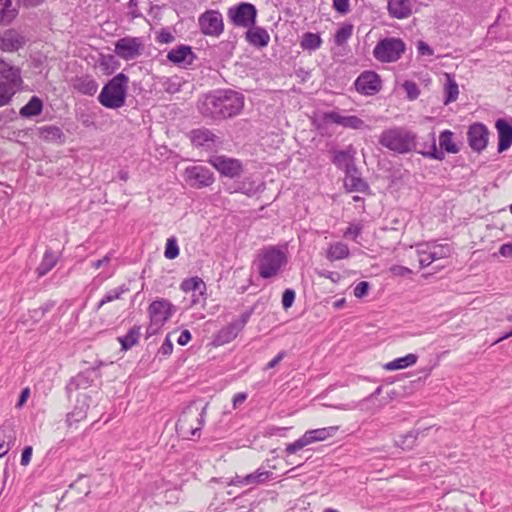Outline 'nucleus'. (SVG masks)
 I'll use <instances>...</instances> for the list:
<instances>
[{"label":"nucleus","instance_id":"obj_27","mask_svg":"<svg viewBox=\"0 0 512 512\" xmlns=\"http://www.w3.org/2000/svg\"><path fill=\"white\" fill-rule=\"evenodd\" d=\"M73 88L83 94L93 96L98 89V83L89 75L76 77L73 81Z\"/></svg>","mask_w":512,"mask_h":512},{"label":"nucleus","instance_id":"obj_31","mask_svg":"<svg viewBox=\"0 0 512 512\" xmlns=\"http://www.w3.org/2000/svg\"><path fill=\"white\" fill-rule=\"evenodd\" d=\"M349 255V248L343 242H334L326 250V258L331 262L346 259Z\"/></svg>","mask_w":512,"mask_h":512},{"label":"nucleus","instance_id":"obj_55","mask_svg":"<svg viewBox=\"0 0 512 512\" xmlns=\"http://www.w3.org/2000/svg\"><path fill=\"white\" fill-rule=\"evenodd\" d=\"M156 40L158 43H161V44H168V43H172L174 40H175V37L174 35L167 29H162L157 37H156Z\"/></svg>","mask_w":512,"mask_h":512},{"label":"nucleus","instance_id":"obj_53","mask_svg":"<svg viewBox=\"0 0 512 512\" xmlns=\"http://www.w3.org/2000/svg\"><path fill=\"white\" fill-rule=\"evenodd\" d=\"M295 300V291L292 289H286L282 295V305L284 309L290 308Z\"/></svg>","mask_w":512,"mask_h":512},{"label":"nucleus","instance_id":"obj_52","mask_svg":"<svg viewBox=\"0 0 512 512\" xmlns=\"http://www.w3.org/2000/svg\"><path fill=\"white\" fill-rule=\"evenodd\" d=\"M362 229L363 227L361 224H352L344 231L343 237L346 239L356 240L362 233Z\"/></svg>","mask_w":512,"mask_h":512},{"label":"nucleus","instance_id":"obj_23","mask_svg":"<svg viewBox=\"0 0 512 512\" xmlns=\"http://www.w3.org/2000/svg\"><path fill=\"white\" fill-rule=\"evenodd\" d=\"M414 151L430 159L442 161L445 158L444 151L437 149L434 132L429 133L427 142L419 144L416 142V150Z\"/></svg>","mask_w":512,"mask_h":512},{"label":"nucleus","instance_id":"obj_24","mask_svg":"<svg viewBox=\"0 0 512 512\" xmlns=\"http://www.w3.org/2000/svg\"><path fill=\"white\" fill-rule=\"evenodd\" d=\"M344 187L348 192L370 193V187L361 177L358 168L354 172L345 173Z\"/></svg>","mask_w":512,"mask_h":512},{"label":"nucleus","instance_id":"obj_43","mask_svg":"<svg viewBox=\"0 0 512 512\" xmlns=\"http://www.w3.org/2000/svg\"><path fill=\"white\" fill-rule=\"evenodd\" d=\"M180 288L184 292H199V294H203V290L205 289V283L203 280L199 277H192L185 279L181 285Z\"/></svg>","mask_w":512,"mask_h":512},{"label":"nucleus","instance_id":"obj_45","mask_svg":"<svg viewBox=\"0 0 512 512\" xmlns=\"http://www.w3.org/2000/svg\"><path fill=\"white\" fill-rule=\"evenodd\" d=\"M18 91L19 89L0 83V107L9 104Z\"/></svg>","mask_w":512,"mask_h":512},{"label":"nucleus","instance_id":"obj_60","mask_svg":"<svg viewBox=\"0 0 512 512\" xmlns=\"http://www.w3.org/2000/svg\"><path fill=\"white\" fill-rule=\"evenodd\" d=\"M417 51L422 56H432L434 54L433 49L424 41H419L417 44Z\"/></svg>","mask_w":512,"mask_h":512},{"label":"nucleus","instance_id":"obj_41","mask_svg":"<svg viewBox=\"0 0 512 512\" xmlns=\"http://www.w3.org/2000/svg\"><path fill=\"white\" fill-rule=\"evenodd\" d=\"M39 136L45 141H57L64 137L62 130L55 125H47L39 128Z\"/></svg>","mask_w":512,"mask_h":512},{"label":"nucleus","instance_id":"obj_56","mask_svg":"<svg viewBox=\"0 0 512 512\" xmlns=\"http://www.w3.org/2000/svg\"><path fill=\"white\" fill-rule=\"evenodd\" d=\"M369 286L370 285L367 281L359 282L354 288V296L357 298H363L367 295Z\"/></svg>","mask_w":512,"mask_h":512},{"label":"nucleus","instance_id":"obj_20","mask_svg":"<svg viewBox=\"0 0 512 512\" xmlns=\"http://www.w3.org/2000/svg\"><path fill=\"white\" fill-rule=\"evenodd\" d=\"M495 127L498 134V152L502 153L512 145V119H497Z\"/></svg>","mask_w":512,"mask_h":512},{"label":"nucleus","instance_id":"obj_5","mask_svg":"<svg viewBox=\"0 0 512 512\" xmlns=\"http://www.w3.org/2000/svg\"><path fill=\"white\" fill-rule=\"evenodd\" d=\"M129 78L124 73L114 76L102 89L99 102L106 108L117 109L125 104Z\"/></svg>","mask_w":512,"mask_h":512},{"label":"nucleus","instance_id":"obj_36","mask_svg":"<svg viewBox=\"0 0 512 512\" xmlns=\"http://www.w3.org/2000/svg\"><path fill=\"white\" fill-rule=\"evenodd\" d=\"M417 359L418 356L416 354L410 353L386 363L384 365V369L388 371L405 369L407 367L413 366L417 362Z\"/></svg>","mask_w":512,"mask_h":512},{"label":"nucleus","instance_id":"obj_61","mask_svg":"<svg viewBox=\"0 0 512 512\" xmlns=\"http://www.w3.org/2000/svg\"><path fill=\"white\" fill-rule=\"evenodd\" d=\"M173 351V343L171 340L167 337L161 347L159 348L158 353L163 356H169Z\"/></svg>","mask_w":512,"mask_h":512},{"label":"nucleus","instance_id":"obj_32","mask_svg":"<svg viewBox=\"0 0 512 512\" xmlns=\"http://www.w3.org/2000/svg\"><path fill=\"white\" fill-rule=\"evenodd\" d=\"M272 479H274L273 472L265 470L263 467H259L254 472L245 475V480L248 486L261 485Z\"/></svg>","mask_w":512,"mask_h":512},{"label":"nucleus","instance_id":"obj_19","mask_svg":"<svg viewBox=\"0 0 512 512\" xmlns=\"http://www.w3.org/2000/svg\"><path fill=\"white\" fill-rule=\"evenodd\" d=\"M323 120L325 122H332L337 125H341L344 128H350L355 130L363 129L365 127V122L361 118L355 115L342 116L335 111L325 112L323 114Z\"/></svg>","mask_w":512,"mask_h":512},{"label":"nucleus","instance_id":"obj_38","mask_svg":"<svg viewBox=\"0 0 512 512\" xmlns=\"http://www.w3.org/2000/svg\"><path fill=\"white\" fill-rule=\"evenodd\" d=\"M446 83L444 85V104L447 105L449 103L455 102L458 98L459 88L458 84L455 81L454 77L450 74H445Z\"/></svg>","mask_w":512,"mask_h":512},{"label":"nucleus","instance_id":"obj_33","mask_svg":"<svg viewBox=\"0 0 512 512\" xmlns=\"http://www.w3.org/2000/svg\"><path fill=\"white\" fill-rule=\"evenodd\" d=\"M43 101L38 96H32L28 103L24 105L19 114L23 118H32L42 113Z\"/></svg>","mask_w":512,"mask_h":512},{"label":"nucleus","instance_id":"obj_11","mask_svg":"<svg viewBox=\"0 0 512 512\" xmlns=\"http://www.w3.org/2000/svg\"><path fill=\"white\" fill-rule=\"evenodd\" d=\"M200 31L211 37H219L224 31L222 14L217 10H207L198 18Z\"/></svg>","mask_w":512,"mask_h":512},{"label":"nucleus","instance_id":"obj_29","mask_svg":"<svg viewBox=\"0 0 512 512\" xmlns=\"http://www.w3.org/2000/svg\"><path fill=\"white\" fill-rule=\"evenodd\" d=\"M18 7L13 4V0H0V24L9 25L18 16Z\"/></svg>","mask_w":512,"mask_h":512},{"label":"nucleus","instance_id":"obj_40","mask_svg":"<svg viewBox=\"0 0 512 512\" xmlns=\"http://www.w3.org/2000/svg\"><path fill=\"white\" fill-rule=\"evenodd\" d=\"M417 256L421 268L428 267L432 264L436 258L432 255V250L429 248L427 243H421L417 245Z\"/></svg>","mask_w":512,"mask_h":512},{"label":"nucleus","instance_id":"obj_34","mask_svg":"<svg viewBox=\"0 0 512 512\" xmlns=\"http://www.w3.org/2000/svg\"><path fill=\"white\" fill-rule=\"evenodd\" d=\"M58 262V256L51 250L47 249L43 255V258L36 268V273L38 277L45 276L49 271H51Z\"/></svg>","mask_w":512,"mask_h":512},{"label":"nucleus","instance_id":"obj_25","mask_svg":"<svg viewBox=\"0 0 512 512\" xmlns=\"http://www.w3.org/2000/svg\"><path fill=\"white\" fill-rule=\"evenodd\" d=\"M246 41L257 48H264L270 42V35L267 30L260 26H251L245 33Z\"/></svg>","mask_w":512,"mask_h":512},{"label":"nucleus","instance_id":"obj_64","mask_svg":"<svg viewBox=\"0 0 512 512\" xmlns=\"http://www.w3.org/2000/svg\"><path fill=\"white\" fill-rule=\"evenodd\" d=\"M499 254L503 257H512V243L502 244L499 248Z\"/></svg>","mask_w":512,"mask_h":512},{"label":"nucleus","instance_id":"obj_18","mask_svg":"<svg viewBox=\"0 0 512 512\" xmlns=\"http://www.w3.org/2000/svg\"><path fill=\"white\" fill-rule=\"evenodd\" d=\"M25 44V37L13 28L6 29L0 34V49L4 52L18 51Z\"/></svg>","mask_w":512,"mask_h":512},{"label":"nucleus","instance_id":"obj_14","mask_svg":"<svg viewBox=\"0 0 512 512\" xmlns=\"http://www.w3.org/2000/svg\"><path fill=\"white\" fill-rule=\"evenodd\" d=\"M185 181L194 188L210 186L214 182L213 173L205 166H188L184 171Z\"/></svg>","mask_w":512,"mask_h":512},{"label":"nucleus","instance_id":"obj_46","mask_svg":"<svg viewBox=\"0 0 512 512\" xmlns=\"http://www.w3.org/2000/svg\"><path fill=\"white\" fill-rule=\"evenodd\" d=\"M353 26L344 25L336 31L334 41L338 46L343 45L352 36Z\"/></svg>","mask_w":512,"mask_h":512},{"label":"nucleus","instance_id":"obj_44","mask_svg":"<svg viewBox=\"0 0 512 512\" xmlns=\"http://www.w3.org/2000/svg\"><path fill=\"white\" fill-rule=\"evenodd\" d=\"M91 381L85 374H78L72 378L66 386L68 392H72L77 389H86L90 386Z\"/></svg>","mask_w":512,"mask_h":512},{"label":"nucleus","instance_id":"obj_35","mask_svg":"<svg viewBox=\"0 0 512 512\" xmlns=\"http://www.w3.org/2000/svg\"><path fill=\"white\" fill-rule=\"evenodd\" d=\"M129 292V287L126 284H122L116 288H113L105 293L102 299L97 303L95 311L98 312L105 304L119 300L122 296Z\"/></svg>","mask_w":512,"mask_h":512},{"label":"nucleus","instance_id":"obj_12","mask_svg":"<svg viewBox=\"0 0 512 512\" xmlns=\"http://www.w3.org/2000/svg\"><path fill=\"white\" fill-rule=\"evenodd\" d=\"M143 41L139 37H123L116 41L114 52L126 61L136 59L142 54Z\"/></svg>","mask_w":512,"mask_h":512},{"label":"nucleus","instance_id":"obj_39","mask_svg":"<svg viewBox=\"0 0 512 512\" xmlns=\"http://www.w3.org/2000/svg\"><path fill=\"white\" fill-rule=\"evenodd\" d=\"M140 330V326H133L131 329H129L126 335L118 338L122 350L127 351L138 343Z\"/></svg>","mask_w":512,"mask_h":512},{"label":"nucleus","instance_id":"obj_7","mask_svg":"<svg viewBox=\"0 0 512 512\" xmlns=\"http://www.w3.org/2000/svg\"><path fill=\"white\" fill-rule=\"evenodd\" d=\"M406 44L400 38L386 37L377 42L373 49V56L381 63L398 61L405 53Z\"/></svg>","mask_w":512,"mask_h":512},{"label":"nucleus","instance_id":"obj_63","mask_svg":"<svg viewBox=\"0 0 512 512\" xmlns=\"http://www.w3.org/2000/svg\"><path fill=\"white\" fill-rule=\"evenodd\" d=\"M31 456H32V447L26 446L22 451L21 465H23V466L28 465L31 460Z\"/></svg>","mask_w":512,"mask_h":512},{"label":"nucleus","instance_id":"obj_26","mask_svg":"<svg viewBox=\"0 0 512 512\" xmlns=\"http://www.w3.org/2000/svg\"><path fill=\"white\" fill-rule=\"evenodd\" d=\"M190 138L195 146H202L206 148H212L215 146L216 142H218V137L206 128L192 130Z\"/></svg>","mask_w":512,"mask_h":512},{"label":"nucleus","instance_id":"obj_15","mask_svg":"<svg viewBox=\"0 0 512 512\" xmlns=\"http://www.w3.org/2000/svg\"><path fill=\"white\" fill-rule=\"evenodd\" d=\"M355 88L362 95H375L382 88L380 76L374 71H364L355 80Z\"/></svg>","mask_w":512,"mask_h":512},{"label":"nucleus","instance_id":"obj_37","mask_svg":"<svg viewBox=\"0 0 512 512\" xmlns=\"http://www.w3.org/2000/svg\"><path fill=\"white\" fill-rule=\"evenodd\" d=\"M322 42L318 33L306 32L301 37L300 46L304 51L314 52L321 47Z\"/></svg>","mask_w":512,"mask_h":512},{"label":"nucleus","instance_id":"obj_3","mask_svg":"<svg viewBox=\"0 0 512 512\" xmlns=\"http://www.w3.org/2000/svg\"><path fill=\"white\" fill-rule=\"evenodd\" d=\"M206 408L207 405L202 407L195 403L188 405L176 423V431L188 439L199 437L205 423Z\"/></svg>","mask_w":512,"mask_h":512},{"label":"nucleus","instance_id":"obj_22","mask_svg":"<svg viewBox=\"0 0 512 512\" xmlns=\"http://www.w3.org/2000/svg\"><path fill=\"white\" fill-rule=\"evenodd\" d=\"M196 55L188 45H179L171 49L167 54V59L179 67H187L193 63Z\"/></svg>","mask_w":512,"mask_h":512},{"label":"nucleus","instance_id":"obj_9","mask_svg":"<svg viewBox=\"0 0 512 512\" xmlns=\"http://www.w3.org/2000/svg\"><path fill=\"white\" fill-rule=\"evenodd\" d=\"M227 15L235 26L249 28L256 23L257 9L251 3L242 2L230 7Z\"/></svg>","mask_w":512,"mask_h":512},{"label":"nucleus","instance_id":"obj_30","mask_svg":"<svg viewBox=\"0 0 512 512\" xmlns=\"http://www.w3.org/2000/svg\"><path fill=\"white\" fill-rule=\"evenodd\" d=\"M16 440V433L11 425H4L0 428V458L11 448Z\"/></svg>","mask_w":512,"mask_h":512},{"label":"nucleus","instance_id":"obj_54","mask_svg":"<svg viewBox=\"0 0 512 512\" xmlns=\"http://www.w3.org/2000/svg\"><path fill=\"white\" fill-rule=\"evenodd\" d=\"M235 192H241L247 196H252L257 192V188L254 187L252 182H245L239 184L238 188L235 189Z\"/></svg>","mask_w":512,"mask_h":512},{"label":"nucleus","instance_id":"obj_48","mask_svg":"<svg viewBox=\"0 0 512 512\" xmlns=\"http://www.w3.org/2000/svg\"><path fill=\"white\" fill-rule=\"evenodd\" d=\"M164 255L167 259H175L179 255V247L175 238L167 240Z\"/></svg>","mask_w":512,"mask_h":512},{"label":"nucleus","instance_id":"obj_1","mask_svg":"<svg viewBox=\"0 0 512 512\" xmlns=\"http://www.w3.org/2000/svg\"><path fill=\"white\" fill-rule=\"evenodd\" d=\"M244 107V96L233 90H217L205 96L200 111L212 119H227L238 115Z\"/></svg>","mask_w":512,"mask_h":512},{"label":"nucleus","instance_id":"obj_59","mask_svg":"<svg viewBox=\"0 0 512 512\" xmlns=\"http://www.w3.org/2000/svg\"><path fill=\"white\" fill-rule=\"evenodd\" d=\"M333 8L343 15L347 14L349 12V0H333Z\"/></svg>","mask_w":512,"mask_h":512},{"label":"nucleus","instance_id":"obj_57","mask_svg":"<svg viewBox=\"0 0 512 512\" xmlns=\"http://www.w3.org/2000/svg\"><path fill=\"white\" fill-rule=\"evenodd\" d=\"M390 272L394 276L399 277H406L412 274V270L410 268L401 265H393L392 267H390Z\"/></svg>","mask_w":512,"mask_h":512},{"label":"nucleus","instance_id":"obj_49","mask_svg":"<svg viewBox=\"0 0 512 512\" xmlns=\"http://www.w3.org/2000/svg\"><path fill=\"white\" fill-rule=\"evenodd\" d=\"M403 88L407 94V98L409 100H415L418 98L420 94V90L417 86V84L413 81H405L403 83Z\"/></svg>","mask_w":512,"mask_h":512},{"label":"nucleus","instance_id":"obj_62","mask_svg":"<svg viewBox=\"0 0 512 512\" xmlns=\"http://www.w3.org/2000/svg\"><path fill=\"white\" fill-rule=\"evenodd\" d=\"M285 356H286V352L280 351L271 361H269L266 364L265 369L268 370V369L275 368L284 359Z\"/></svg>","mask_w":512,"mask_h":512},{"label":"nucleus","instance_id":"obj_17","mask_svg":"<svg viewBox=\"0 0 512 512\" xmlns=\"http://www.w3.org/2000/svg\"><path fill=\"white\" fill-rule=\"evenodd\" d=\"M0 83L19 90L23 84L20 68L13 66L2 58H0Z\"/></svg>","mask_w":512,"mask_h":512},{"label":"nucleus","instance_id":"obj_47","mask_svg":"<svg viewBox=\"0 0 512 512\" xmlns=\"http://www.w3.org/2000/svg\"><path fill=\"white\" fill-rule=\"evenodd\" d=\"M432 250V255L436 260L446 258L450 255L451 249L448 245L436 244L434 242L427 243Z\"/></svg>","mask_w":512,"mask_h":512},{"label":"nucleus","instance_id":"obj_2","mask_svg":"<svg viewBox=\"0 0 512 512\" xmlns=\"http://www.w3.org/2000/svg\"><path fill=\"white\" fill-rule=\"evenodd\" d=\"M416 140L417 135L402 126L385 129L379 136V144L397 154H407L416 150Z\"/></svg>","mask_w":512,"mask_h":512},{"label":"nucleus","instance_id":"obj_42","mask_svg":"<svg viewBox=\"0 0 512 512\" xmlns=\"http://www.w3.org/2000/svg\"><path fill=\"white\" fill-rule=\"evenodd\" d=\"M453 133L450 130H444L439 136V143L442 150L448 153H458L459 147L452 141Z\"/></svg>","mask_w":512,"mask_h":512},{"label":"nucleus","instance_id":"obj_28","mask_svg":"<svg viewBox=\"0 0 512 512\" xmlns=\"http://www.w3.org/2000/svg\"><path fill=\"white\" fill-rule=\"evenodd\" d=\"M387 8L389 14L397 19L408 18L412 13L408 0H389Z\"/></svg>","mask_w":512,"mask_h":512},{"label":"nucleus","instance_id":"obj_10","mask_svg":"<svg viewBox=\"0 0 512 512\" xmlns=\"http://www.w3.org/2000/svg\"><path fill=\"white\" fill-rule=\"evenodd\" d=\"M254 309L250 308L240 315V317L227 326L220 329L214 337V343L216 345H224L233 341L238 334L244 329L245 325L249 321Z\"/></svg>","mask_w":512,"mask_h":512},{"label":"nucleus","instance_id":"obj_16","mask_svg":"<svg viewBox=\"0 0 512 512\" xmlns=\"http://www.w3.org/2000/svg\"><path fill=\"white\" fill-rule=\"evenodd\" d=\"M489 131L482 123L472 124L467 132V140L472 150L481 152L488 144Z\"/></svg>","mask_w":512,"mask_h":512},{"label":"nucleus","instance_id":"obj_6","mask_svg":"<svg viewBox=\"0 0 512 512\" xmlns=\"http://www.w3.org/2000/svg\"><path fill=\"white\" fill-rule=\"evenodd\" d=\"M175 306L167 299L154 300L148 307L150 323L147 327L148 336L157 334L164 324L172 317Z\"/></svg>","mask_w":512,"mask_h":512},{"label":"nucleus","instance_id":"obj_58","mask_svg":"<svg viewBox=\"0 0 512 512\" xmlns=\"http://www.w3.org/2000/svg\"><path fill=\"white\" fill-rule=\"evenodd\" d=\"M138 0H129L128 2V15L132 18L142 17V13L138 9Z\"/></svg>","mask_w":512,"mask_h":512},{"label":"nucleus","instance_id":"obj_50","mask_svg":"<svg viewBox=\"0 0 512 512\" xmlns=\"http://www.w3.org/2000/svg\"><path fill=\"white\" fill-rule=\"evenodd\" d=\"M415 440L416 435L413 432H408L396 440V444L403 449H410L414 445Z\"/></svg>","mask_w":512,"mask_h":512},{"label":"nucleus","instance_id":"obj_13","mask_svg":"<svg viewBox=\"0 0 512 512\" xmlns=\"http://www.w3.org/2000/svg\"><path fill=\"white\" fill-rule=\"evenodd\" d=\"M208 162L223 176L236 178L243 172L242 162L224 155L212 156Z\"/></svg>","mask_w":512,"mask_h":512},{"label":"nucleus","instance_id":"obj_51","mask_svg":"<svg viewBox=\"0 0 512 512\" xmlns=\"http://www.w3.org/2000/svg\"><path fill=\"white\" fill-rule=\"evenodd\" d=\"M86 417V411L83 408H75L72 412L67 414L66 422L72 426L74 422H79Z\"/></svg>","mask_w":512,"mask_h":512},{"label":"nucleus","instance_id":"obj_21","mask_svg":"<svg viewBox=\"0 0 512 512\" xmlns=\"http://www.w3.org/2000/svg\"><path fill=\"white\" fill-rule=\"evenodd\" d=\"M356 150L352 145H349L345 150L335 151L332 162L339 169L347 172H354L356 167L355 164Z\"/></svg>","mask_w":512,"mask_h":512},{"label":"nucleus","instance_id":"obj_4","mask_svg":"<svg viewBox=\"0 0 512 512\" xmlns=\"http://www.w3.org/2000/svg\"><path fill=\"white\" fill-rule=\"evenodd\" d=\"M288 262L285 251L276 246L261 250L256 262L259 276L269 279L279 274Z\"/></svg>","mask_w":512,"mask_h":512},{"label":"nucleus","instance_id":"obj_8","mask_svg":"<svg viewBox=\"0 0 512 512\" xmlns=\"http://www.w3.org/2000/svg\"><path fill=\"white\" fill-rule=\"evenodd\" d=\"M337 426L318 428L306 431L299 439L286 446L284 452L286 455H292L304 447L319 441H324L337 432Z\"/></svg>","mask_w":512,"mask_h":512}]
</instances>
